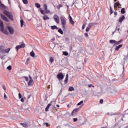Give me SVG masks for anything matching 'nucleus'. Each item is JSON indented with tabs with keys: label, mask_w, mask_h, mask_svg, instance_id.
I'll return each instance as SVG.
<instances>
[{
	"label": "nucleus",
	"mask_w": 128,
	"mask_h": 128,
	"mask_svg": "<svg viewBox=\"0 0 128 128\" xmlns=\"http://www.w3.org/2000/svg\"><path fill=\"white\" fill-rule=\"evenodd\" d=\"M44 10L42 8H40V12L42 14H50V11L48 10V5L46 4H44L43 5Z\"/></svg>",
	"instance_id": "nucleus-1"
},
{
	"label": "nucleus",
	"mask_w": 128,
	"mask_h": 128,
	"mask_svg": "<svg viewBox=\"0 0 128 128\" xmlns=\"http://www.w3.org/2000/svg\"><path fill=\"white\" fill-rule=\"evenodd\" d=\"M0 30L2 32H4L5 34H8V30H6L4 29V22L0 20Z\"/></svg>",
	"instance_id": "nucleus-2"
},
{
	"label": "nucleus",
	"mask_w": 128,
	"mask_h": 128,
	"mask_svg": "<svg viewBox=\"0 0 128 128\" xmlns=\"http://www.w3.org/2000/svg\"><path fill=\"white\" fill-rule=\"evenodd\" d=\"M4 14H5V16H8L10 20H14V16L10 12L4 10Z\"/></svg>",
	"instance_id": "nucleus-3"
},
{
	"label": "nucleus",
	"mask_w": 128,
	"mask_h": 128,
	"mask_svg": "<svg viewBox=\"0 0 128 128\" xmlns=\"http://www.w3.org/2000/svg\"><path fill=\"white\" fill-rule=\"evenodd\" d=\"M60 20L63 28H66V18L64 16H61L60 17Z\"/></svg>",
	"instance_id": "nucleus-4"
},
{
	"label": "nucleus",
	"mask_w": 128,
	"mask_h": 128,
	"mask_svg": "<svg viewBox=\"0 0 128 128\" xmlns=\"http://www.w3.org/2000/svg\"><path fill=\"white\" fill-rule=\"evenodd\" d=\"M29 79L30 80L28 82V86H32L34 85V80L30 76H29Z\"/></svg>",
	"instance_id": "nucleus-5"
},
{
	"label": "nucleus",
	"mask_w": 128,
	"mask_h": 128,
	"mask_svg": "<svg viewBox=\"0 0 128 128\" xmlns=\"http://www.w3.org/2000/svg\"><path fill=\"white\" fill-rule=\"evenodd\" d=\"M54 19L56 24H60V17L57 14H54Z\"/></svg>",
	"instance_id": "nucleus-6"
},
{
	"label": "nucleus",
	"mask_w": 128,
	"mask_h": 128,
	"mask_svg": "<svg viewBox=\"0 0 128 128\" xmlns=\"http://www.w3.org/2000/svg\"><path fill=\"white\" fill-rule=\"evenodd\" d=\"M64 74L62 73H59L57 75V78H58V80H64Z\"/></svg>",
	"instance_id": "nucleus-7"
},
{
	"label": "nucleus",
	"mask_w": 128,
	"mask_h": 128,
	"mask_svg": "<svg viewBox=\"0 0 128 128\" xmlns=\"http://www.w3.org/2000/svg\"><path fill=\"white\" fill-rule=\"evenodd\" d=\"M24 46H25V44H24L23 43L20 46H16V48L18 52V50H20V48H24Z\"/></svg>",
	"instance_id": "nucleus-8"
},
{
	"label": "nucleus",
	"mask_w": 128,
	"mask_h": 128,
	"mask_svg": "<svg viewBox=\"0 0 128 128\" xmlns=\"http://www.w3.org/2000/svg\"><path fill=\"white\" fill-rule=\"evenodd\" d=\"M0 16H1V18H2V20H5V22H8V18L5 16L4 15V14H0Z\"/></svg>",
	"instance_id": "nucleus-9"
},
{
	"label": "nucleus",
	"mask_w": 128,
	"mask_h": 128,
	"mask_svg": "<svg viewBox=\"0 0 128 128\" xmlns=\"http://www.w3.org/2000/svg\"><path fill=\"white\" fill-rule=\"evenodd\" d=\"M78 112V108H76L74 109L72 113V116H74L76 114L77 112Z\"/></svg>",
	"instance_id": "nucleus-10"
},
{
	"label": "nucleus",
	"mask_w": 128,
	"mask_h": 128,
	"mask_svg": "<svg viewBox=\"0 0 128 128\" xmlns=\"http://www.w3.org/2000/svg\"><path fill=\"white\" fill-rule=\"evenodd\" d=\"M8 30L10 34H14V29L12 28V27L10 26H8Z\"/></svg>",
	"instance_id": "nucleus-11"
},
{
	"label": "nucleus",
	"mask_w": 128,
	"mask_h": 128,
	"mask_svg": "<svg viewBox=\"0 0 128 128\" xmlns=\"http://www.w3.org/2000/svg\"><path fill=\"white\" fill-rule=\"evenodd\" d=\"M69 20H70V24H72V26H74V20H72V16H70V17H69Z\"/></svg>",
	"instance_id": "nucleus-12"
},
{
	"label": "nucleus",
	"mask_w": 128,
	"mask_h": 128,
	"mask_svg": "<svg viewBox=\"0 0 128 128\" xmlns=\"http://www.w3.org/2000/svg\"><path fill=\"white\" fill-rule=\"evenodd\" d=\"M0 52L2 54H4V46H0Z\"/></svg>",
	"instance_id": "nucleus-13"
},
{
	"label": "nucleus",
	"mask_w": 128,
	"mask_h": 128,
	"mask_svg": "<svg viewBox=\"0 0 128 128\" xmlns=\"http://www.w3.org/2000/svg\"><path fill=\"white\" fill-rule=\"evenodd\" d=\"M64 84H68V74H66V78L64 80Z\"/></svg>",
	"instance_id": "nucleus-14"
},
{
	"label": "nucleus",
	"mask_w": 128,
	"mask_h": 128,
	"mask_svg": "<svg viewBox=\"0 0 128 128\" xmlns=\"http://www.w3.org/2000/svg\"><path fill=\"white\" fill-rule=\"evenodd\" d=\"M42 19L44 20H50V17H48V15H44L42 16Z\"/></svg>",
	"instance_id": "nucleus-15"
},
{
	"label": "nucleus",
	"mask_w": 128,
	"mask_h": 128,
	"mask_svg": "<svg viewBox=\"0 0 128 128\" xmlns=\"http://www.w3.org/2000/svg\"><path fill=\"white\" fill-rule=\"evenodd\" d=\"M20 26L21 28H22L24 26H26V25H24V20L21 19L20 20Z\"/></svg>",
	"instance_id": "nucleus-16"
},
{
	"label": "nucleus",
	"mask_w": 128,
	"mask_h": 128,
	"mask_svg": "<svg viewBox=\"0 0 128 128\" xmlns=\"http://www.w3.org/2000/svg\"><path fill=\"white\" fill-rule=\"evenodd\" d=\"M122 44H120L115 48V50L118 51L120 50V48H122Z\"/></svg>",
	"instance_id": "nucleus-17"
},
{
	"label": "nucleus",
	"mask_w": 128,
	"mask_h": 128,
	"mask_svg": "<svg viewBox=\"0 0 128 128\" xmlns=\"http://www.w3.org/2000/svg\"><path fill=\"white\" fill-rule=\"evenodd\" d=\"M52 104H48L46 107L45 110L46 112H48V110L50 109V107L52 106Z\"/></svg>",
	"instance_id": "nucleus-18"
},
{
	"label": "nucleus",
	"mask_w": 128,
	"mask_h": 128,
	"mask_svg": "<svg viewBox=\"0 0 128 128\" xmlns=\"http://www.w3.org/2000/svg\"><path fill=\"white\" fill-rule=\"evenodd\" d=\"M20 124L24 126V128H28V124H26V122L20 123Z\"/></svg>",
	"instance_id": "nucleus-19"
},
{
	"label": "nucleus",
	"mask_w": 128,
	"mask_h": 128,
	"mask_svg": "<svg viewBox=\"0 0 128 128\" xmlns=\"http://www.w3.org/2000/svg\"><path fill=\"white\" fill-rule=\"evenodd\" d=\"M126 18L124 16L122 15L120 18H119V22H122Z\"/></svg>",
	"instance_id": "nucleus-20"
},
{
	"label": "nucleus",
	"mask_w": 128,
	"mask_h": 128,
	"mask_svg": "<svg viewBox=\"0 0 128 128\" xmlns=\"http://www.w3.org/2000/svg\"><path fill=\"white\" fill-rule=\"evenodd\" d=\"M120 6V2H117L114 4V8H118V6Z\"/></svg>",
	"instance_id": "nucleus-21"
},
{
	"label": "nucleus",
	"mask_w": 128,
	"mask_h": 128,
	"mask_svg": "<svg viewBox=\"0 0 128 128\" xmlns=\"http://www.w3.org/2000/svg\"><path fill=\"white\" fill-rule=\"evenodd\" d=\"M122 42V40H121L118 42L116 41V42L115 43V44H114V46H118V44H120Z\"/></svg>",
	"instance_id": "nucleus-22"
},
{
	"label": "nucleus",
	"mask_w": 128,
	"mask_h": 128,
	"mask_svg": "<svg viewBox=\"0 0 128 128\" xmlns=\"http://www.w3.org/2000/svg\"><path fill=\"white\" fill-rule=\"evenodd\" d=\"M62 6H62V4H58L57 6V8L58 10H60V8H62Z\"/></svg>",
	"instance_id": "nucleus-23"
},
{
	"label": "nucleus",
	"mask_w": 128,
	"mask_h": 128,
	"mask_svg": "<svg viewBox=\"0 0 128 128\" xmlns=\"http://www.w3.org/2000/svg\"><path fill=\"white\" fill-rule=\"evenodd\" d=\"M50 28L52 30H58V28L56 26H51Z\"/></svg>",
	"instance_id": "nucleus-24"
},
{
	"label": "nucleus",
	"mask_w": 128,
	"mask_h": 128,
	"mask_svg": "<svg viewBox=\"0 0 128 128\" xmlns=\"http://www.w3.org/2000/svg\"><path fill=\"white\" fill-rule=\"evenodd\" d=\"M72 90H74V88L72 86H70L68 88V92H72Z\"/></svg>",
	"instance_id": "nucleus-25"
},
{
	"label": "nucleus",
	"mask_w": 128,
	"mask_h": 128,
	"mask_svg": "<svg viewBox=\"0 0 128 128\" xmlns=\"http://www.w3.org/2000/svg\"><path fill=\"white\" fill-rule=\"evenodd\" d=\"M30 56L32 58H34V56H35L34 52V51H32V52H30Z\"/></svg>",
	"instance_id": "nucleus-26"
},
{
	"label": "nucleus",
	"mask_w": 128,
	"mask_h": 128,
	"mask_svg": "<svg viewBox=\"0 0 128 128\" xmlns=\"http://www.w3.org/2000/svg\"><path fill=\"white\" fill-rule=\"evenodd\" d=\"M94 23H90L88 26V28H91L92 26H94Z\"/></svg>",
	"instance_id": "nucleus-27"
},
{
	"label": "nucleus",
	"mask_w": 128,
	"mask_h": 128,
	"mask_svg": "<svg viewBox=\"0 0 128 128\" xmlns=\"http://www.w3.org/2000/svg\"><path fill=\"white\" fill-rule=\"evenodd\" d=\"M10 50V48H6V50H4V52H6V53L9 52Z\"/></svg>",
	"instance_id": "nucleus-28"
},
{
	"label": "nucleus",
	"mask_w": 128,
	"mask_h": 128,
	"mask_svg": "<svg viewBox=\"0 0 128 128\" xmlns=\"http://www.w3.org/2000/svg\"><path fill=\"white\" fill-rule=\"evenodd\" d=\"M121 14H126V9L124 8H122L121 10Z\"/></svg>",
	"instance_id": "nucleus-29"
},
{
	"label": "nucleus",
	"mask_w": 128,
	"mask_h": 128,
	"mask_svg": "<svg viewBox=\"0 0 128 128\" xmlns=\"http://www.w3.org/2000/svg\"><path fill=\"white\" fill-rule=\"evenodd\" d=\"M58 32H60V34H64V32L62 31V30L61 28H59L58 30Z\"/></svg>",
	"instance_id": "nucleus-30"
},
{
	"label": "nucleus",
	"mask_w": 128,
	"mask_h": 128,
	"mask_svg": "<svg viewBox=\"0 0 128 128\" xmlns=\"http://www.w3.org/2000/svg\"><path fill=\"white\" fill-rule=\"evenodd\" d=\"M110 44H116V40H110Z\"/></svg>",
	"instance_id": "nucleus-31"
},
{
	"label": "nucleus",
	"mask_w": 128,
	"mask_h": 128,
	"mask_svg": "<svg viewBox=\"0 0 128 128\" xmlns=\"http://www.w3.org/2000/svg\"><path fill=\"white\" fill-rule=\"evenodd\" d=\"M22 1L23 2V3L24 4H28V0H22Z\"/></svg>",
	"instance_id": "nucleus-32"
},
{
	"label": "nucleus",
	"mask_w": 128,
	"mask_h": 128,
	"mask_svg": "<svg viewBox=\"0 0 128 128\" xmlns=\"http://www.w3.org/2000/svg\"><path fill=\"white\" fill-rule=\"evenodd\" d=\"M54 60V58L50 57V62L51 64H52Z\"/></svg>",
	"instance_id": "nucleus-33"
},
{
	"label": "nucleus",
	"mask_w": 128,
	"mask_h": 128,
	"mask_svg": "<svg viewBox=\"0 0 128 128\" xmlns=\"http://www.w3.org/2000/svg\"><path fill=\"white\" fill-rule=\"evenodd\" d=\"M35 6H36L38 8H40V4L38 3H36L35 4Z\"/></svg>",
	"instance_id": "nucleus-34"
},
{
	"label": "nucleus",
	"mask_w": 128,
	"mask_h": 128,
	"mask_svg": "<svg viewBox=\"0 0 128 128\" xmlns=\"http://www.w3.org/2000/svg\"><path fill=\"white\" fill-rule=\"evenodd\" d=\"M120 26L118 25V26H117L116 27V30H118V32H120Z\"/></svg>",
	"instance_id": "nucleus-35"
},
{
	"label": "nucleus",
	"mask_w": 128,
	"mask_h": 128,
	"mask_svg": "<svg viewBox=\"0 0 128 128\" xmlns=\"http://www.w3.org/2000/svg\"><path fill=\"white\" fill-rule=\"evenodd\" d=\"M63 54L64 56H68V52H63Z\"/></svg>",
	"instance_id": "nucleus-36"
},
{
	"label": "nucleus",
	"mask_w": 128,
	"mask_h": 128,
	"mask_svg": "<svg viewBox=\"0 0 128 128\" xmlns=\"http://www.w3.org/2000/svg\"><path fill=\"white\" fill-rule=\"evenodd\" d=\"M110 14H112L114 12V11H112V6H110Z\"/></svg>",
	"instance_id": "nucleus-37"
},
{
	"label": "nucleus",
	"mask_w": 128,
	"mask_h": 128,
	"mask_svg": "<svg viewBox=\"0 0 128 128\" xmlns=\"http://www.w3.org/2000/svg\"><path fill=\"white\" fill-rule=\"evenodd\" d=\"M23 78H24L26 82H28V77L26 76H23Z\"/></svg>",
	"instance_id": "nucleus-38"
},
{
	"label": "nucleus",
	"mask_w": 128,
	"mask_h": 128,
	"mask_svg": "<svg viewBox=\"0 0 128 128\" xmlns=\"http://www.w3.org/2000/svg\"><path fill=\"white\" fill-rule=\"evenodd\" d=\"M0 8H4V5L2 3L0 4Z\"/></svg>",
	"instance_id": "nucleus-39"
},
{
	"label": "nucleus",
	"mask_w": 128,
	"mask_h": 128,
	"mask_svg": "<svg viewBox=\"0 0 128 128\" xmlns=\"http://www.w3.org/2000/svg\"><path fill=\"white\" fill-rule=\"evenodd\" d=\"M83 103H84V101L82 100L80 102H78L77 105L80 106V104H82Z\"/></svg>",
	"instance_id": "nucleus-40"
},
{
	"label": "nucleus",
	"mask_w": 128,
	"mask_h": 128,
	"mask_svg": "<svg viewBox=\"0 0 128 128\" xmlns=\"http://www.w3.org/2000/svg\"><path fill=\"white\" fill-rule=\"evenodd\" d=\"M90 28L88 27H87L86 28V32H90Z\"/></svg>",
	"instance_id": "nucleus-41"
},
{
	"label": "nucleus",
	"mask_w": 128,
	"mask_h": 128,
	"mask_svg": "<svg viewBox=\"0 0 128 128\" xmlns=\"http://www.w3.org/2000/svg\"><path fill=\"white\" fill-rule=\"evenodd\" d=\"M8 70H12V66H9L7 67Z\"/></svg>",
	"instance_id": "nucleus-42"
},
{
	"label": "nucleus",
	"mask_w": 128,
	"mask_h": 128,
	"mask_svg": "<svg viewBox=\"0 0 128 128\" xmlns=\"http://www.w3.org/2000/svg\"><path fill=\"white\" fill-rule=\"evenodd\" d=\"M88 88H92H92H94V85H92V84H88Z\"/></svg>",
	"instance_id": "nucleus-43"
},
{
	"label": "nucleus",
	"mask_w": 128,
	"mask_h": 128,
	"mask_svg": "<svg viewBox=\"0 0 128 128\" xmlns=\"http://www.w3.org/2000/svg\"><path fill=\"white\" fill-rule=\"evenodd\" d=\"M18 98H22V94L20 93L18 94Z\"/></svg>",
	"instance_id": "nucleus-44"
},
{
	"label": "nucleus",
	"mask_w": 128,
	"mask_h": 128,
	"mask_svg": "<svg viewBox=\"0 0 128 128\" xmlns=\"http://www.w3.org/2000/svg\"><path fill=\"white\" fill-rule=\"evenodd\" d=\"M73 120H74V122H78V118H74L73 119Z\"/></svg>",
	"instance_id": "nucleus-45"
},
{
	"label": "nucleus",
	"mask_w": 128,
	"mask_h": 128,
	"mask_svg": "<svg viewBox=\"0 0 128 128\" xmlns=\"http://www.w3.org/2000/svg\"><path fill=\"white\" fill-rule=\"evenodd\" d=\"M100 102L102 104H104V100L101 99L100 100Z\"/></svg>",
	"instance_id": "nucleus-46"
},
{
	"label": "nucleus",
	"mask_w": 128,
	"mask_h": 128,
	"mask_svg": "<svg viewBox=\"0 0 128 128\" xmlns=\"http://www.w3.org/2000/svg\"><path fill=\"white\" fill-rule=\"evenodd\" d=\"M85 27H86V24H83L82 26V30H84Z\"/></svg>",
	"instance_id": "nucleus-47"
},
{
	"label": "nucleus",
	"mask_w": 128,
	"mask_h": 128,
	"mask_svg": "<svg viewBox=\"0 0 128 128\" xmlns=\"http://www.w3.org/2000/svg\"><path fill=\"white\" fill-rule=\"evenodd\" d=\"M4 100H6L7 98L6 94V93L4 94Z\"/></svg>",
	"instance_id": "nucleus-48"
},
{
	"label": "nucleus",
	"mask_w": 128,
	"mask_h": 128,
	"mask_svg": "<svg viewBox=\"0 0 128 128\" xmlns=\"http://www.w3.org/2000/svg\"><path fill=\"white\" fill-rule=\"evenodd\" d=\"M84 36H86V38H88V33H85Z\"/></svg>",
	"instance_id": "nucleus-49"
},
{
	"label": "nucleus",
	"mask_w": 128,
	"mask_h": 128,
	"mask_svg": "<svg viewBox=\"0 0 128 128\" xmlns=\"http://www.w3.org/2000/svg\"><path fill=\"white\" fill-rule=\"evenodd\" d=\"M20 102H24V98H21Z\"/></svg>",
	"instance_id": "nucleus-50"
},
{
	"label": "nucleus",
	"mask_w": 128,
	"mask_h": 128,
	"mask_svg": "<svg viewBox=\"0 0 128 128\" xmlns=\"http://www.w3.org/2000/svg\"><path fill=\"white\" fill-rule=\"evenodd\" d=\"M114 16H118V12H114Z\"/></svg>",
	"instance_id": "nucleus-51"
},
{
	"label": "nucleus",
	"mask_w": 128,
	"mask_h": 128,
	"mask_svg": "<svg viewBox=\"0 0 128 128\" xmlns=\"http://www.w3.org/2000/svg\"><path fill=\"white\" fill-rule=\"evenodd\" d=\"M3 88H4V90H6V86H3Z\"/></svg>",
	"instance_id": "nucleus-52"
},
{
	"label": "nucleus",
	"mask_w": 128,
	"mask_h": 128,
	"mask_svg": "<svg viewBox=\"0 0 128 128\" xmlns=\"http://www.w3.org/2000/svg\"><path fill=\"white\" fill-rule=\"evenodd\" d=\"M45 124L46 126H48V123L46 122L45 123Z\"/></svg>",
	"instance_id": "nucleus-53"
},
{
	"label": "nucleus",
	"mask_w": 128,
	"mask_h": 128,
	"mask_svg": "<svg viewBox=\"0 0 128 128\" xmlns=\"http://www.w3.org/2000/svg\"><path fill=\"white\" fill-rule=\"evenodd\" d=\"M56 106H57V108H60V104H56Z\"/></svg>",
	"instance_id": "nucleus-54"
},
{
	"label": "nucleus",
	"mask_w": 128,
	"mask_h": 128,
	"mask_svg": "<svg viewBox=\"0 0 128 128\" xmlns=\"http://www.w3.org/2000/svg\"><path fill=\"white\" fill-rule=\"evenodd\" d=\"M67 107L70 108V104H69L67 105Z\"/></svg>",
	"instance_id": "nucleus-55"
},
{
	"label": "nucleus",
	"mask_w": 128,
	"mask_h": 128,
	"mask_svg": "<svg viewBox=\"0 0 128 128\" xmlns=\"http://www.w3.org/2000/svg\"><path fill=\"white\" fill-rule=\"evenodd\" d=\"M114 0V2H116L117 0Z\"/></svg>",
	"instance_id": "nucleus-56"
},
{
	"label": "nucleus",
	"mask_w": 128,
	"mask_h": 128,
	"mask_svg": "<svg viewBox=\"0 0 128 128\" xmlns=\"http://www.w3.org/2000/svg\"><path fill=\"white\" fill-rule=\"evenodd\" d=\"M30 60V58H27V60Z\"/></svg>",
	"instance_id": "nucleus-57"
},
{
	"label": "nucleus",
	"mask_w": 128,
	"mask_h": 128,
	"mask_svg": "<svg viewBox=\"0 0 128 128\" xmlns=\"http://www.w3.org/2000/svg\"><path fill=\"white\" fill-rule=\"evenodd\" d=\"M52 40H54V39H52Z\"/></svg>",
	"instance_id": "nucleus-58"
},
{
	"label": "nucleus",
	"mask_w": 128,
	"mask_h": 128,
	"mask_svg": "<svg viewBox=\"0 0 128 128\" xmlns=\"http://www.w3.org/2000/svg\"><path fill=\"white\" fill-rule=\"evenodd\" d=\"M2 3V2H0V4H1Z\"/></svg>",
	"instance_id": "nucleus-59"
},
{
	"label": "nucleus",
	"mask_w": 128,
	"mask_h": 128,
	"mask_svg": "<svg viewBox=\"0 0 128 128\" xmlns=\"http://www.w3.org/2000/svg\"><path fill=\"white\" fill-rule=\"evenodd\" d=\"M122 120H123V119H122Z\"/></svg>",
	"instance_id": "nucleus-60"
},
{
	"label": "nucleus",
	"mask_w": 128,
	"mask_h": 128,
	"mask_svg": "<svg viewBox=\"0 0 128 128\" xmlns=\"http://www.w3.org/2000/svg\"><path fill=\"white\" fill-rule=\"evenodd\" d=\"M50 1L52 0H50Z\"/></svg>",
	"instance_id": "nucleus-61"
},
{
	"label": "nucleus",
	"mask_w": 128,
	"mask_h": 128,
	"mask_svg": "<svg viewBox=\"0 0 128 128\" xmlns=\"http://www.w3.org/2000/svg\"><path fill=\"white\" fill-rule=\"evenodd\" d=\"M102 52H104V51H102Z\"/></svg>",
	"instance_id": "nucleus-62"
}]
</instances>
